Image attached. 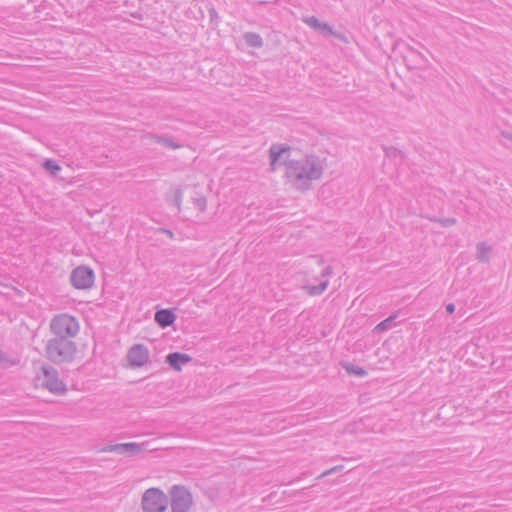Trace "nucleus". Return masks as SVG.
Listing matches in <instances>:
<instances>
[{
    "instance_id": "obj_1",
    "label": "nucleus",
    "mask_w": 512,
    "mask_h": 512,
    "mask_svg": "<svg viewBox=\"0 0 512 512\" xmlns=\"http://www.w3.org/2000/svg\"><path fill=\"white\" fill-rule=\"evenodd\" d=\"M290 151L291 147L287 144H272L269 148V170L274 172L277 165H285V177L288 182L297 190H309L311 181L320 179L323 169L313 155L307 156L305 163L289 160Z\"/></svg>"
},
{
    "instance_id": "obj_3",
    "label": "nucleus",
    "mask_w": 512,
    "mask_h": 512,
    "mask_svg": "<svg viewBox=\"0 0 512 512\" xmlns=\"http://www.w3.org/2000/svg\"><path fill=\"white\" fill-rule=\"evenodd\" d=\"M80 326L74 316L68 314H59L52 318L50 322V331L54 337H63L66 340H72L79 332Z\"/></svg>"
},
{
    "instance_id": "obj_9",
    "label": "nucleus",
    "mask_w": 512,
    "mask_h": 512,
    "mask_svg": "<svg viewBox=\"0 0 512 512\" xmlns=\"http://www.w3.org/2000/svg\"><path fill=\"white\" fill-rule=\"evenodd\" d=\"M105 452H117L119 454L135 455L144 451L143 444L135 442L109 445L103 449Z\"/></svg>"
},
{
    "instance_id": "obj_22",
    "label": "nucleus",
    "mask_w": 512,
    "mask_h": 512,
    "mask_svg": "<svg viewBox=\"0 0 512 512\" xmlns=\"http://www.w3.org/2000/svg\"><path fill=\"white\" fill-rule=\"evenodd\" d=\"M430 220L440 223L443 227H451L457 222L455 218H430Z\"/></svg>"
},
{
    "instance_id": "obj_28",
    "label": "nucleus",
    "mask_w": 512,
    "mask_h": 512,
    "mask_svg": "<svg viewBox=\"0 0 512 512\" xmlns=\"http://www.w3.org/2000/svg\"><path fill=\"white\" fill-rule=\"evenodd\" d=\"M446 311L448 314H452L454 313L455 311V304L454 303H449L446 305Z\"/></svg>"
},
{
    "instance_id": "obj_6",
    "label": "nucleus",
    "mask_w": 512,
    "mask_h": 512,
    "mask_svg": "<svg viewBox=\"0 0 512 512\" xmlns=\"http://www.w3.org/2000/svg\"><path fill=\"white\" fill-rule=\"evenodd\" d=\"M172 512H188L193 504L190 491L182 485H173L170 489Z\"/></svg>"
},
{
    "instance_id": "obj_18",
    "label": "nucleus",
    "mask_w": 512,
    "mask_h": 512,
    "mask_svg": "<svg viewBox=\"0 0 512 512\" xmlns=\"http://www.w3.org/2000/svg\"><path fill=\"white\" fill-rule=\"evenodd\" d=\"M43 168L50 173L51 176H57L61 171V166L53 159H45L43 164Z\"/></svg>"
},
{
    "instance_id": "obj_20",
    "label": "nucleus",
    "mask_w": 512,
    "mask_h": 512,
    "mask_svg": "<svg viewBox=\"0 0 512 512\" xmlns=\"http://www.w3.org/2000/svg\"><path fill=\"white\" fill-rule=\"evenodd\" d=\"M408 49H409V52L412 54V56L415 58L413 60V63H414L413 67H415V68L422 67L427 63V59L419 51H417L416 49H414L412 47H409Z\"/></svg>"
},
{
    "instance_id": "obj_11",
    "label": "nucleus",
    "mask_w": 512,
    "mask_h": 512,
    "mask_svg": "<svg viewBox=\"0 0 512 512\" xmlns=\"http://www.w3.org/2000/svg\"><path fill=\"white\" fill-rule=\"evenodd\" d=\"M176 318L177 316L172 309H160L154 315L155 322L163 329L172 326Z\"/></svg>"
},
{
    "instance_id": "obj_2",
    "label": "nucleus",
    "mask_w": 512,
    "mask_h": 512,
    "mask_svg": "<svg viewBox=\"0 0 512 512\" xmlns=\"http://www.w3.org/2000/svg\"><path fill=\"white\" fill-rule=\"evenodd\" d=\"M77 351V345L73 340L53 337L47 341L45 357L56 365L70 363L75 359Z\"/></svg>"
},
{
    "instance_id": "obj_4",
    "label": "nucleus",
    "mask_w": 512,
    "mask_h": 512,
    "mask_svg": "<svg viewBox=\"0 0 512 512\" xmlns=\"http://www.w3.org/2000/svg\"><path fill=\"white\" fill-rule=\"evenodd\" d=\"M169 504L168 496L160 488H149L142 496L144 512H165Z\"/></svg>"
},
{
    "instance_id": "obj_10",
    "label": "nucleus",
    "mask_w": 512,
    "mask_h": 512,
    "mask_svg": "<svg viewBox=\"0 0 512 512\" xmlns=\"http://www.w3.org/2000/svg\"><path fill=\"white\" fill-rule=\"evenodd\" d=\"M193 358L185 353L171 352L166 356L165 362L175 371H181L182 366L190 363Z\"/></svg>"
},
{
    "instance_id": "obj_23",
    "label": "nucleus",
    "mask_w": 512,
    "mask_h": 512,
    "mask_svg": "<svg viewBox=\"0 0 512 512\" xmlns=\"http://www.w3.org/2000/svg\"><path fill=\"white\" fill-rule=\"evenodd\" d=\"M385 156L389 158L402 157V151L397 149L396 147H384Z\"/></svg>"
},
{
    "instance_id": "obj_29",
    "label": "nucleus",
    "mask_w": 512,
    "mask_h": 512,
    "mask_svg": "<svg viewBox=\"0 0 512 512\" xmlns=\"http://www.w3.org/2000/svg\"><path fill=\"white\" fill-rule=\"evenodd\" d=\"M160 231L166 234L170 239L174 237V233L169 229L161 228Z\"/></svg>"
},
{
    "instance_id": "obj_19",
    "label": "nucleus",
    "mask_w": 512,
    "mask_h": 512,
    "mask_svg": "<svg viewBox=\"0 0 512 512\" xmlns=\"http://www.w3.org/2000/svg\"><path fill=\"white\" fill-rule=\"evenodd\" d=\"M396 318H397V313L391 314L389 317H387L386 319L381 321L375 327V330L376 331H385V330L390 329L394 325Z\"/></svg>"
},
{
    "instance_id": "obj_25",
    "label": "nucleus",
    "mask_w": 512,
    "mask_h": 512,
    "mask_svg": "<svg viewBox=\"0 0 512 512\" xmlns=\"http://www.w3.org/2000/svg\"><path fill=\"white\" fill-rule=\"evenodd\" d=\"M208 14H209L210 22L215 25H218V23L220 22V17L218 15L216 9L214 7L209 8Z\"/></svg>"
},
{
    "instance_id": "obj_24",
    "label": "nucleus",
    "mask_w": 512,
    "mask_h": 512,
    "mask_svg": "<svg viewBox=\"0 0 512 512\" xmlns=\"http://www.w3.org/2000/svg\"><path fill=\"white\" fill-rule=\"evenodd\" d=\"M194 206L200 211L204 212L206 210L207 201L204 197H199L194 199Z\"/></svg>"
},
{
    "instance_id": "obj_30",
    "label": "nucleus",
    "mask_w": 512,
    "mask_h": 512,
    "mask_svg": "<svg viewBox=\"0 0 512 512\" xmlns=\"http://www.w3.org/2000/svg\"><path fill=\"white\" fill-rule=\"evenodd\" d=\"M502 135L508 139V140H511L512 141V133H508V132H503Z\"/></svg>"
},
{
    "instance_id": "obj_26",
    "label": "nucleus",
    "mask_w": 512,
    "mask_h": 512,
    "mask_svg": "<svg viewBox=\"0 0 512 512\" xmlns=\"http://www.w3.org/2000/svg\"><path fill=\"white\" fill-rule=\"evenodd\" d=\"M343 469V465H337V466H334L326 471H324L320 477H324V476H327V475H330L332 473H336V472H339Z\"/></svg>"
},
{
    "instance_id": "obj_27",
    "label": "nucleus",
    "mask_w": 512,
    "mask_h": 512,
    "mask_svg": "<svg viewBox=\"0 0 512 512\" xmlns=\"http://www.w3.org/2000/svg\"><path fill=\"white\" fill-rule=\"evenodd\" d=\"M333 273V269L331 266H327L323 269L321 273V277H328Z\"/></svg>"
},
{
    "instance_id": "obj_14",
    "label": "nucleus",
    "mask_w": 512,
    "mask_h": 512,
    "mask_svg": "<svg viewBox=\"0 0 512 512\" xmlns=\"http://www.w3.org/2000/svg\"><path fill=\"white\" fill-rule=\"evenodd\" d=\"M243 39L249 47L261 48L263 46V39L258 33L246 32L243 35Z\"/></svg>"
},
{
    "instance_id": "obj_17",
    "label": "nucleus",
    "mask_w": 512,
    "mask_h": 512,
    "mask_svg": "<svg viewBox=\"0 0 512 512\" xmlns=\"http://www.w3.org/2000/svg\"><path fill=\"white\" fill-rule=\"evenodd\" d=\"M342 366L348 374L355 375L357 377H364L368 374L364 368L356 366L350 362H345Z\"/></svg>"
},
{
    "instance_id": "obj_16",
    "label": "nucleus",
    "mask_w": 512,
    "mask_h": 512,
    "mask_svg": "<svg viewBox=\"0 0 512 512\" xmlns=\"http://www.w3.org/2000/svg\"><path fill=\"white\" fill-rule=\"evenodd\" d=\"M328 283V280L325 279L321 281L318 285L304 286V289L311 296L320 295L326 290V288L328 287Z\"/></svg>"
},
{
    "instance_id": "obj_8",
    "label": "nucleus",
    "mask_w": 512,
    "mask_h": 512,
    "mask_svg": "<svg viewBox=\"0 0 512 512\" xmlns=\"http://www.w3.org/2000/svg\"><path fill=\"white\" fill-rule=\"evenodd\" d=\"M126 358L131 368L143 367L149 360V350L144 344H135L128 350Z\"/></svg>"
},
{
    "instance_id": "obj_5",
    "label": "nucleus",
    "mask_w": 512,
    "mask_h": 512,
    "mask_svg": "<svg viewBox=\"0 0 512 512\" xmlns=\"http://www.w3.org/2000/svg\"><path fill=\"white\" fill-rule=\"evenodd\" d=\"M41 373L43 376L42 386L49 392L62 395L67 391L66 384L59 378L57 369L49 364L41 366Z\"/></svg>"
},
{
    "instance_id": "obj_15",
    "label": "nucleus",
    "mask_w": 512,
    "mask_h": 512,
    "mask_svg": "<svg viewBox=\"0 0 512 512\" xmlns=\"http://www.w3.org/2000/svg\"><path fill=\"white\" fill-rule=\"evenodd\" d=\"M492 248L487 245L485 242H480L477 244V255L476 258L479 262L487 263L490 260V253Z\"/></svg>"
},
{
    "instance_id": "obj_13",
    "label": "nucleus",
    "mask_w": 512,
    "mask_h": 512,
    "mask_svg": "<svg viewBox=\"0 0 512 512\" xmlns=\"http://www.w3.org/2000/svg\"><path fill=\"white\" fill-rule=\"evenodd\" d=\"M305 22L312 28L326 32L328 35L334 34L332 26L328 23L321 22L317 17L311 16L305 19Z\"/></svg>"
},
{
    "instance_id": "obj_12",
    "label": "nucleus",
    "mask_w": 512,
    "mask_h": 512,
    "mask_svg": "<svg viewBox=\"0 0 512 512\" xmlns=\"http://www.w3.org/2000/svg\"><path fill=\"white\" fill-rule=\"evenodd\" d=\"M151 140L157 144L164 146L167 149L175 150L182 147L181 144L177 143L173 138L165 136V135H151Z\"/></svg>"
},
{
    "instance_id": "obj_31",
    "label": "nucleus",
    "mask_w": 512,
    "mask_h": 512,
    "mask_svg": "<svg viewBox=\"0 0 512 512\" xmlns=\"http://www.w3.org/2000/svg\"><path fill=\"white\" fill-rule=\"evenodd\" d=\"M5 359H6L5 354H4V353H3V351L0 349V363H2Z\"/></svg>"
},
{
    "instance_id": "obj_7",
    "label": "nucleus",
    "mask_w": 512,
    "mask_h": 512,
    "mask_svg": "<svg viewBox=\"0 0 512 512\" xmlns=\"http://www.w3.org/2000/svg\"><path fill=\"white\" fill-rule=\"evenodd\" d=\"M94 271L87 266H78L71 272L70 281L74 288L87 290L94 284Z\"/></svg>"
},
{
    "instance_id": "obj_21",
    "label": "nucleus",
    "mask_w": 512,
    "mask_h": 512,
    "mask_svg": "<svg viewBox=\"0 0 512 512\" xmlns=\"http://www.w3.org/2000/svg\"><path fill=\"white\" fill-rule=\"evenodd\" d=\"M182 190L180 188H177L174 190L173 196L168 199L167 201L169 204L175 206L178 210L181 209V202H182Z\"/></svg>"
}]
</instances>
